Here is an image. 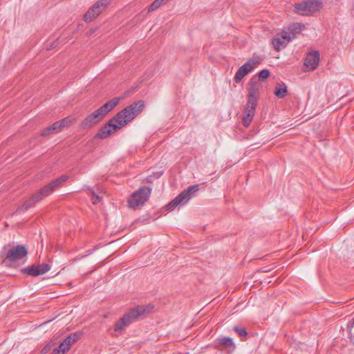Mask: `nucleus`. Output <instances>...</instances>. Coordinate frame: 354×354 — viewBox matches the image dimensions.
<instances>
[{
    "label": "nucleus",
    "instance_id": "nucleus-1",
    "mask_svg": "<svg viewBox=\"0 0 354 354\" xmlns=\"http://www.w3.org/2000/svg\"><path fill=\"white\" fill-rule=\"evenodd\" d=\"M142 101H137L119 111L97 131L95 138L106 139L132 121L144 109Z\"/></svg>",
    "mask_w": 354,
    "mask_h": 354
},
{
    "label": "nucleus",
    "instance_id": "nucleus-2",
    "mask_svg": "<svg viewBox=\"0 0 354 354\" xmlns=\"http://www.w3.org/2000/svg\"><path fill=\"white\" fill-rule=\"evenodd\" d=\"M68 176L62 175L60 177L52 180L48 185L42 187L38 192L32 194L29 198L24 201L22 206L17 211H27L35 205L42 201L45 197L50 195L56 189L59 187L66 180Z\"/></svg>",
    "mask_w": 354,
    "mask_h": 354
},
{
    "label": "nucleus",
    "instance_id": "nucleus-3",
    "mask_svg": "<svg viewBox=\"0 0 354 354\" xmlns=\"http://www.w3.org/2000/svg\"><path fill=\"white\" fill-rule=\"evenodd\" d=\"M199 190L198 184L193 185L184 189L174 199L166 205L167 210H172L178 205L184 204L193 198L196 193Z\"/></svg>",
    "mask_w": 354,
    "mask_h": 354
},
{
    "label": "nucleus",
    "instance_id": "nucleus-4",
    "mask_svg": "<svg viewBox=\"0 0 354 354\" xmlns=\"http://www.w3.org/2000/svg\"><path fill=\"white\" fill-rule=\"evenodd\" d=\"M322 3L318 0H307L295 4V12L302 16H310L319 11Z\"/></svg>",
    "mask_w": 354,
    "mask_h": 354
},
{
    "label": "nucleus",
    "instance_id": "nucleus-5",
    "mask_svg": "<svg viewBox=\"0 0 354 354\" xmlns=\"http://www.w3.org/2000/svg\"><path fill=\"white\" fill-rule=\"evenodd\" d=\"M151 192V188L149 187H142L134 192L129 199V205L130 207L136 209L142 206L149 199Z\"/></svg>",
    "mask_w": 354,
    "mask_h": 354
},
{
    "label": "nucleus",
    "instance_id": "nucleus-6",
    "mask_svg": "<svg viewBox=\"0 0 354 354\" xmlns=\"http://www.w3.org/2000/svg\"><path fill=\"white\" fill-rule=\"evenodd\" d=\"M262 61L263 59L259 56L250 58L239 68L234 77V82L236 83L241 82L243 77L260 64Z\"/></svg>",
    "mask_w": 354,
    "mask_h": 354
},
{
    "label": "nucleus",
    "instance_id": "nucleus-7",
    "mask_svg": "<svg viewBox=\"0 0 354 354\" xmlns=\"http://www.w3.org/2000/svg\"><path fill=\"white\" fill-rule=\"evenodd\" d=\"M111 0H98L90 8L84 16L85 22H91L98 17L110 5Z\"/></svg>",
    "mask_w": 354,
    "mask_h": 354
},
{
    "label": "nucleus",
    "instance_id": "nucleus-8",
    "mask_svg": "<svg viewBox=\"0 0 354 354\" xmlns=\"http://www.w3.org/2000/svg\"><path fill=\"white\" fill-rule=\"evenodd\" d=\"M28 254V251L25 246L17 245L10 250H9L6 254L5 259L3 261V263L7 262H15L18 260H21Z\"/></svg>",
    "mask_w": 354,
    "mask_h": 354
},
{
    "label": "nucleus",
    "instance_id": "nucleus-9",
    "mask_svg": "<svg viewBox=\"0 0 354 354\" xmlns=\"http://www.w3.org/2000/svg\"><path fill=\"white\" fill-rule=\"evenodd\" d=\"M213 346L218 351H224L232 353L234 351L236 346L232 338L228 337H220L213 342Z\"/></svg>",
    "mask_w": 354,
    "mask_h": 354
},
{
    "label": "nucleus",
    "instance_id": "nucleus-10",
    "mask_svg": "<svg viewBox=\"0 0 354 354\" xmlns=\"http://www.w3.org/2000/svg\"><path fill=\"white\" fill-rule=\"evenodd\" d=\"M50 266L48 263L31 265L21 269V272L32 277L42 275L49 271Z\"/></svg>",
    "mask_w": 354,
    "mask_h": 354
},
{
    "label": "nucleus",
    "instance_id": "nucleus-11",
    "mask_svg": "<svg viewBox=\"0 0 354 354\" xmlns=\"http://www.w3.org/2000/svg\"><path fill=\"white\" fill-rule=\"evenodd\" d=\"M146 311L147 310L145 306H138L130 310L124 317L127 319V322L131 324L136 321L140 316L144 315Z\"/></svg>",
    "mask_w": 354,
    "mask_h": 354
},
{
    "label": "nucleus",
    "instance_id": "nucleus-12",
    "mask_svg": "<svg viewBox=\"0 0 354 354\" xmlns=\"http://www.w3.org/2000/svg\"><path fill=\"white\" fill-rule=\"evenodd\" d=\"M319 62V51H313L307 54L304 61V64L310 70H315Z\"/></svg>",
    "mask_w": 354,
    "mask_h": 354
},
{
    "label": "nucleus",
    "instance_id": "nucleus-13",
    "mask_svg": "<svg viewBox=\"0 0 354 354\" xmlns=\"http://www.w3.org/2000/svg\"><path fill=\"white\" fill-rule=\"evenodd\" d=\"M259 91V85L255 77L251 78L249 82L248 100L257 102V94Z\"/></svg>",
    "mask_w": 354,
    "mask_h": 354
},
{
    "label": "nucleus",
    "instance_id": "nucleus-14",
    "mask_svg": "<svg viewBox=\"0 0 354 354\" xmlns=\"http://www.w3.org/2000/svg\"><path fill=\"white\" fill-rule=\"evenodd\" d=\"M122 99V97L112 98L101 106L100 107V111H101V112H102L106 116L108 113L112 111L120 103Z\"/></svg>",
    "mask_w": 354,
    "mask_h": 354
},
{
    "label": "nucleus",
    "instance_id": "nucleus-15",
    "mask_svg": "<svg viewBox=\"0 0 354 354\" xmlns=\"http://www.w3.org/2000/svg\"><path fill=\"white\" fill-rule=\"evenodd\" d=\"M73 122V119L68 117L54 122L50 127L54 133H55L61 131L64 127L72 124Z\"/></svg>",
    "mask_w": 354,
    "mask_h": 354
},
{
    "label": "nucleus",
    "instance_id": "nucleus-16",
    "mask_svg": "<svg viewBox=\"0 0 354 354\" xmlns=\"http://www.w3.org/2000/svg\"><path fill=\"white\" fill-rule=\"evenodd\" d=\"M291 39V36L288 32H284L281 38L274 37L272 39L274 48L279 51L281 46H286Z\"/></svg>",
    "mask_w": 354,
    "mask_h": 354
},
{
    "label": "nucleus",
    "instance_id": "nucleus-17",
    "mask_svg": "<svg viewBox=\"0 0 354 354\" xmlns=\"http://www.w3.org/2000/svg\"><path fill=\"white\" fill-rule=\"evenodd\" d=\"M98 123L89 114L80 123V127L82 129H88L97 124Z\"/></svg>",
    "mask_w": 354,
    "mask_h": 354
},
{
    "label": "nucleus",
    "instance_id": "nucleus-18",
    "mask_svg": "<svg viewBox=\"0 0 354 354\" xmlns=\"http://www.w3.org/2000/svg\"><path fill=\"white\" fill-rule=\"evenodd\" d=\"M287 93V86L284 83L278 84L274 91V94L279 98H283Z\"/></svg>",
    "mask_w": 354,
    "mask_h": 354
},
{
    "label": "nucleus",
    "instance_id": "nucleus-19",
    "mask_svg": "<svg viewBox=\"0 0 354 354\" xmlns=\"http://www.w3.org/2000/svg\"><path fill=\"white\" fill-rule=\"evenodd\" d=\"M257 104V102H250V100H248L247 106L245 109L243 115H248L250 114L251 115V117H254Z\"/></svg>",
    "mask_w": 354,
    "mask_h": 354
},
{
    "label": "nucleus",
    "instance_id": "nucleus-20",
    "mask_svg": "<svg viewBox=\"0 0 354 354\" xmlns=\"http://www.w3.org/2000/svg\"><path fill=\"white\" fill-rule=\"evenodd\" d=\"M303 27V24H294L288 28L289 32H288V34H290V35H292V37H295L297 34L301 32Z\"/></svg>",
    "mask_w": 354,
    "mask_h": 354
},
{
    "label": "nucleus",
    "instance_id": "nucleus-21",
    "mask_svg": "<svg viewBox=\"0 0 354 354\" xmlns=\"http://www.w3.org/2000/svg\"><path fill=\"white\" fill-rule=\"evenodd\" d=\"M129 324H130L127 322V319L123 316L115 323L114 330L115 331L122 330Z\"/></svg>",
    "mask_w": 354,
    "mask_h": 354
},
{
    "label": "nucleus",
    "instance_id": "nucleus-22",
    "mask_svg": "<svg viewBox=\"0 0 354 354\" xmlns=\"http://www.w3.org/2000/svg\"><path fill=\"white\" fill-rule=\"evenodd\" d=\"M169 0H155L148 8V12H153L165 4Z\"/></svg>",
    "mask_w": 354,
    "mask_h": 354
},
{
    "label": "nucleus",
    "instance_id": "nucleus-23",
    "mask_svg": "<svg viewBox=\"0 0 354 354\" xmlns=\"http://www.w3.org/2000/svg\"><path fill=\"white\" fill-rule=\"evenodd\" d=\"M90 115L95 120H96L97 123L100 122L102 120V119L105 117L104 113L101 112V111H100V108L95 110Z\"/></svg>",
    "mask_w": 354,
    "mask_h": 354
},
{
    "label": "nucleus",
    "instance_id": "nucleus-24",
    "mask_svg": "<svg viewBox=\"0 0 354 354\" xmlns=\"http://www.w3.org/2000/svg\"><path fill=\"white\" fill-rule=\"evenodd\" d=\"M86 191L88 194L91 196L93 204H97L101 200V197L96 194L92 188L88 187Z\"/></svg>",
    "mask_w": 354,
    "mask_h": 354
},
{
    "label": "nucleus",
    "instance_id": "nucleus-25",
    "mask_svg": "<svg viewBox=\"0 0 354 354\" xmlns=\"http://www.w3.org/2000/svg\"><path fill=\"white\" fill-rule=\"evenodd\" d=\"M233 330L239 335L241 338L245 337L248 335V332L245 328L235 326L233 327Z\"/></svg>",
    "mask_w": 354,
    "mask_h": 354
},
{
    "label": "nucleus",
    "instance_id": "nucleus-26",
    "mask_svg": "<svg viewBox=\"0 0 354 354\" xmlns=\"http://www.w3.org/2000/svg\"><path fill=\"white\" fill-rule=\"evenodd\" d=\"M270 75V71L268 69L261 70L258 74L259 81H264Z\"/></svg>",
    "mask_w": 354,
    "mask_h": 354
},
{
    "label": "nucleus",
    "instance_id": "nucleus-27",
    "mask_svg": "<svg viewBox=\"0 0 354 354\" xmlns=\"http://www.w3.org/2000/svg\"><path fill=\"white\" fill-rule=\"evenodd\" d=\"M253 117L251 115H243V124L244 127H248L252 122Z\"/></svg>",
    "mask_w": 354,
    "mask_h": 354
},
{
    "label": "nucleus",
    "instance_id": "nucleus-28",
    "mask_svg": "<svg viewBox=\"0 0 354 354\" xmlns=\"http://www.w3.org/2000/svg\"><path fill=\"white\" fill-rule=\"evenodd\" d=\"M64 345H66L67 347L70 348L71 345L74 343L73 338L71 337V335H68L66 337L64 341L62 342Z\"/></svg>",
    "mask_w": 354,
    "mask_h": 354
},
{
    "label": "nucleus",
    "instance_id": "nucleus-29",
    "mask_svg": "<svg viewBox=\"0 0 354 354\" xmlns=\"http://www.w3.org/2000/svg\"><path fill=\"white\" fill-rule=\"evenodd\" d=\"M57 350L61 353V354H64L67 351L69 350V348L67 347L63 342H62L58 348H57Z\"/></svg>",
    "mask_w": 354,
    "mask_h": 354
},
{
    "label": "nucleus",
    "instance_id": "nucleus-30",
    "mask_svg": "<svg viewBox=\"0 0 354 354\" xmlns=\"http://www.w3.org/2000/svg\"><path fill=\"white\" fill-rule=\"evenodd\" d=\"M54 133V132L53 131L52 129H51V127H48L46 129H44L41 133V136H48L50 134H53Z\"/></svg>",
    "mask_w": 354,
    "mask_h": 354
},
{
    "label": "nucleus",
    "instance_id": "nucleus-31",
    "mask_svg": "<svg viewBox=\"0 0 354 354\" xmlns=\"http://www.w3.org/2000/svg\"><path fill=\"white\" fill-rule=\"evenodd\" d=\"M82 335V332L77 331V332H75V333H73V334H71L70 335L73 338V342L75 343V342H77L80 338Z\"/></svg>",
    "mask_w": 354,
    "mask_h": 354
},
{
    "label": "nucleus",
    "instance_id": "nucleus-32",
    "mask_svg": "<svg viewBox=\"0 0 354 354\" xmlns=\"http://www.w3.org/2000/svg\"><path fill=\"white\" fill-rule=\"evenodd\" d=\"M50 346H48V345H46L43 349H42V353H47L48 351V350L50 349Z\"/></svg>",
    "mask_w": 354,
    "mask_h": 354
},
{
    "label": "nucleus",
    "instance_id": "nucleus-33",
    "mask_svg": "<svg viewBox=\"0 0 354 354\" xmlns=\"http://www.w3.org/2000/svg\"><path fill=\"white\" fill-rule=\"evenodd\" d=\"M50 354H61V353L56 348L53 349V352L50 353Z\"/></svg>",
    "mask_w": 354,
    "mask_h": 354
},
{
    "label": "nucleus",
    "instance_id": "nucleus-34",
    "mask_svg": "<svg viewBox=\"0 0 354 354\" xmlns=\"http://www.w3.org/2000/svg\"><path fill=\"white\" fill-rule=\"evenodd\" d=\"M353 325H354V318H353L351 322H349V323H348V326H351V327H353Z\"/></svg>",
    "mask_w": 354,
    "mask_h": 354
}]
</instances>
